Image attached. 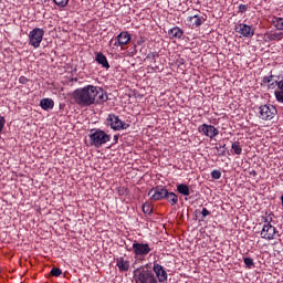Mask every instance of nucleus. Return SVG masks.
<instances>
[{
	"label": "nucleus",
	"instance_id": "1",
	"mask_svg": "<svg viewBox=\"0 0 283 283\" xmlns=\"http://www.w3.org/2000/svg\"><path fill=\"white\" fill-rule=\"evenodd\" d=\"M74 101L77 105H94L96 103V96H98V87L94 85H87L83 88H77L74 91Z\"/></svg>",
	"mask_w": 283,
	"mask_h": 283
},
{
	"label": "nucleus",
	"instance_id": "2",
	"mask_svg": "<svg viewBox=\"0 0 283 283\" xmlns=\"http://www.w3.org/2000/svg\"><path fill=\"white\" fill-rule=\"evenodd\" d=\"M263 83L268 85V90H277L274 92V96L279 103H283V75H270L263 77Z\"/></svg>",
	"mask_w": 283,
	"mask_h": 283
},
{
	"label": "nucleus",
	"instance_id": "3",
	"mask_svg": "<svg viewBox=\"0 0 283 283\" xmlns=\"http://www.w3.org/2000/svg\"><path fill=\"white\" fill-rule=\"evenodd\" d=\"M135 283H158V279L147 265H143L134 271Z\"/></svg>",
	"mask_w": 283,
	"mask_h": 283
},
{
	"label": "nucleus",
	"instance_id": "4",
	"mask_svg": "<svg viewBox=\"0 0 283 283\" xmlns=\"http://www.w3.org/2000/svg\"><path fill=\"white\" fill-rule=\"evenodd\" d=\"M271 222H273V217L272 214H269L264 219V224L260 233L263 240H277V238H280V232L277 231V228H275V226H272Z\"/></svg>",
	"mask_w": 283,
	"mask_h": 283
},
{
	"label": "nucleus",
	"instance_id": "5",
	"mask_svg": "<svg viewBox=\"0 0 283 283\" xmlns=\"http://www.w3.org/2000/svg\"><path fill=\"white\" fill-rule=\"evenodd\" d=\"M111 136L107 135L104 130L96 129L90 135V143L92 147H103L106 143H109Z\"/></svg>",
	"mask_w": 283,
	"mask_h": 283
},
{
	"label": "nucleus",
	"instance_id": "6",
	"mask_svg": "<svg viewBox=\"0 0 283 283\" xmlns=\"http://www.w3.org/2000/svg\"><path fill=\"white\" fill-rule=\"evenodd\" d=\"M133 253L135 255V260H145V258L151 253V247H149L148 243L135 241L133 243Z\"/></svg>",
	"mask_w": 283,
	"mask_h": 283
},
{
	"label": "nucleus",
	"instance_id": "7",
	"mask_svg": "<svg viewBox=\"0 0 283 283\" xmlns=\"http://www.w3.org/2000/svg\"><path fill=\"white\" fill-rule=\"evenodd\" d=\"M43 36H45V31L41 28H35L29 33V45L32 48H41V42L43 41Z\"/></svg>",
	"mask_w": 283,
	"mask_h": 283
},
{
	"label": "nucleus",
	"instance_id": "8",
	"mask_svg": "<svg viewBox=\"0 0 283 283\" xmlns=\"http://www.w3.org/2000/svg\"><path fill=\"white\" fill-rule=\"evenodd\" d=\"M277 115V108L273 105H261L259 107V118L261 120H273Z\"/></svg>",
	"mask_w": 283,
	"mask_h": 283
},
{
	"label": "nucleus",
	"instance_id": "9",
	"mask_svg": "<svg viewBox=\"0 0 283 283\" xmlns=\"http://www.w3.org/2000/svg\"><path fill=\"white\" fill-rule=\"evenodd\" d=\"M107 125H109L111 128L114 129V132H122L123 129H129V124L120 120L118 116L114 114H109L106 118Z\"/></svg>",
	"mask_w": 283,
	"mask_h": 283
},
{
	"label": "nucleus",
	"instance_id": "10",
	"mask_svg": "<svg viewBox=\"0 0 283 283\" xmlns=\"http://www.w3.org/2000/svg\"><path fill=\"white\" fill-rule=\"evenodd\" d=\"M132 41V35L129 32L123 31L117 36L113 38L109 43L114 45V48H123V45H128Z\"/></svg>",
	"mask_w": 283,
	"mask_h": 283
},
{
	"label": "nucleus",
	"instance_id": "11",
	"mask_svg": "<svg viewBox=\"0 0 283 283\" xmlns=\"http://www.w3.org/2000/svg\"><path fill=\"white\" fill-rule=\"evenodd\" d=\"M167 188L163 186H156L155 188H151L148 192V196H150V200L158 201V200H165V197L167 196Z\"/></svg>",
	"mask_w": 283,
	"mask_h": 283
},
{
	"label": "nucleus",
	"instance_id": "12",
	"mask_svg": "<svg viewBox=\"0 0 283 283\" xmlns=\"http://www.w3.org/2000/svg\"><path fill=\"white\" fill-rule=\"evenodd\" d=\"M198 132L207 136L208 138H216L220 134V130L213 125L202 124L198 127Z\"/></svg>",
	"mask_w": 283,
	"mask_h": 283
},
{
	"label": "nucleus",
	"instance_id": "13",
	"mask_svg": "<svg viewBox=\"0 0 283 283\" xmlns=\"http://www.w3.org/2000/svg\"><path fill=\"white\" fill-rule=\"evenodd\" d=\"M235 32H238V34H241V36H244L245 39H251L255 34V30H253V27L244 23H239L235 27Z\"/></svg>",
	"mask_w": 283,
	"mask_h": 283
},
{
	"label": "nucleus",
	"instance_id": "14",
	"mask_svg": "<svg viewBox=\"0 0 283 283\" xmlns=\"http://www.w3.org/2000/svg\"><path fill=\"white\" fill-rule=\"evenodd\" d=\"M153 271L155 273V277H157V282H160V283H165L167 282V271L165 270V268L163 265H160L159 263L155 262L154 263V266H153Z\"/></svg>",
	"mask_w": 283,
	"mask_h": 283
},
{
	"label": "nucleus",
	"instance_id": "15",
	"mask_svg": "<svg viewBox=\"0 0 283 283\" xmlns=\"http://www.w3.org/2000/svg\"><path fill=\"white\" fill-rule=\"evenodd\" d=\"M187 22L189 24L190 28H200V25H202V23H205V20L202 17L198 15V14H193L187 18Z\"/></svg>",
	"mask_w": 283,
	"mask_h": 283
},
{
	"label": "nucleus",
	"instance_id": "16",
	"mask_svg": "<svg viewBox=\"0 0 283 283\" xmlns=\"http://www.w3.org/2000/svg\"><path fill=\"white\" fill-rule=\"evenodd\" d=\"M268 21L275 30L283 32V18L269 15Z\"/></svg>",
	"mask_w": 283,
	"mask_h": 283
},
{
	"label": "nucleus",
	"instance_id": "17",
	"mask_svg": "<svg viewBox=\"0 0 283 283\" xmlns=\"http://www.w3.org/2000/svg\"><path fill=\"white\" fill-rule=\"evenodd\" d=\"M95 61L98 63V65H102L104 70H109V62L107 61V56H105V54L102 52L95 53Z\"/></svg>",
	"mask_w": 283,
	"mask_h": 283
},
{
	"label": "nucleus",
	"instance_id": "18",
	"mask_svg": "<svg viewBox=\"0 0 283 283\" xmlns=\"http://www.w3.org/2000/svg\"><path fill=\"white\" fill-rule=\"evenodd\" d=\"M265 39L270 42L282 41L283 31H270V32L265 33Z\"/></svg>",
	"mask_w": 283,
	"mask_h": 283
},
{
	"label": "nucleus",
	"instance_id": "19",
	"mask_svg": "<svg viewBox=\"0 0 283 283\" xmlns=\"http://www.w3.org/2000/svg\"><path fill=\"white\" fill-rule=\"evenodd\" d=\"M116 266L119 269L120 273H125L129 271V261L125 260V258L123 256L117 258Z\"/></svg>",
	"mask_w": 283,
	"mask_h": 283
},
{
	"label": "nucleus",
	"instance_id": "20",
	"mask_svg": "<svg viewBox=\"0 0 283 283\" xmlns=\"http://www.w3.org/2000/svg\"><path fill=\"white\" fill-rule=\"evenodd\" d=\"M182 34H185V31L179 27H175L168 31L169 39H182Z\"/></svg>",
	"mask_w": 283,
	"mask_h": 283
},
{
	"label": "nucleus",
	"instance_id": "21",
	"mask_svg": "<svg viewBox=\"0 0 283 283\" xmlns=\"http://www.w3.org/2000/svg\"><path fill=\"white\" fill-rule=\"evenodd\" d=\"M164 200H167V202H169L171 207H175V205H178V195H176V192H169V190H167Z\"/></svg>",
	"mask_w": 283,
	"mask_h": 283
},
{
	"label": "nucleus",
	"instance_id": "22",
	"mask_svg": "<svg viewBox=\"0 0 283 283\" xmlns=\"http://www.w3.org/2000/svg\"><path fill=\"white\" fill-rule=\"evenodd\" d=\"M40 107L48 112V109H54V101L52 98H43L40 102Z\"/></svg>",
	"mask_w": 283,
	"mask_h": 283
},
{
	"label": "nucleus",
	"instance_id": "23",
	"mask_svg": "<svg viewBox=\"0 0 283 283\" xmlns=\"http://www.w3.org/2000/svg\"><path fill=\"white\" fill-rule=\"evenodd\" d=\"M177 191L181 196H191V191L189 190V186H187L186 184L177 185Z\"/></svg>",
	"mask_w": 283,
	"mask_h": 283
},
{
	"label": "nucleus",
	"instance_id": "24",
	"mask_svg": "<svg viewBox=\"0 0 283 283\" xmlns=\"http://www.w3.org/2000/svg\"><path fill=\"white\" fill-rule=\"evenodd\" d=\"M97 99H96V103L98 104H103L105 102H107V93H105V91H103V88H98L97 87Z\"/></svg>",
	"mask_w": 283,
	"mask_h": 283
},
{
	"label": "nucleus",
	"instance_id": "25",
	"mask_svg": "<svg viewBox=\"0 0 283 283\" xmlns=\"http://www.w3.org/2000/svg\"><path fill=\"white\" fill-rule=\"evenodd\" d=\"M231 149L233 154H237V156H240V154H242V146L240 145V142L232 143Z\"/></svg>",
	"mask_w": 283,
	"mask_h": 283
},
{
	"label": "nucleus",
	"instance_id": "26",
	"mask_svg": "<svg viewBox=\"0 0 283 283\" xmlns=\"http://www.w3.org/2000/svg\"><path fill=\"white\" fill-rule=\"evenodd\" d=\"M53 2L55 3V6H57L59 8H66L67 3H70V0H53Z\"/></svg>",
	"mask_w": 283,
	"mask_h": 283
},
{
	"label": "nucleus",
	"instance_id": "27",
	"mask_svg": "<svg viewBox=\"0 0 283 283\" xmlns=\"http://www.w3.org/2000/svg\"><path fill=\"white\" fill-rule=\"evenodd\" d=\"M51 275H53V277H61V275H63V271L60 268H53L51 270Z\"/></svg>",
	"mask_w": 283,
	"mask_h": 283
},
{
	"label": "nucleus",
	"instance_id": "28",
	"mask_svg": "<svg viewBox=\"0 0 283 283\" xmlns=\"http://www.w3.org/2000/svg\"><path fill=\"white\" fill-rule=\"evenodd\" d=\"M143 211H144V213H147L149 216L151 213V211H154V209L151 208V205L144 203L143 205Z\"/></svg>",
	"mask_w": 283,
	"mask_h": 283
},
{
	"label": "nucleus",
	"instance_id": "29",
	"mask_svg": "<svg viewBox=\"0 0 283 283\" xmlns=\"http://www.w3.org/2000/svg\"><path fill=\"white\" fill-rule=\"evenodd\" d=\"M211 177L214 179V180H220V178H222V172H220V170H213L211 172Z\"/></svg>",
	"mask_w": 283,
	"mask_h": 283
},
{
	"label": "nucleus",
	"instance_id": "30",
	"mask_svg": "<svg viewBox=\"0 0 283 283\" xmlns=\"http://www.w3.org/2000/svg\"><path fill=\"white\" fill-rule=\"evenodd\" d=\"M243 262H244L245 266H248V269H252V266L254 264L253 259H251V258H244Z\"/></svg>",
	"mask_w": 283,
	"mask_h": 283
},
{
	"label": "nucleus",
	"instance_id": "31",
	"mask_svg": "<svg viewBox=\"0 0 283 283\" xmlns=\"http://www.w3.org/2000/svg\"><path fill=\"white\" fill-rule=\"evenodd\" d=\"M247 10H249V6H247V4H240L239 6V12L241 14H244V12H247Z\"/></svg>",
	"mask_w": 283,
	"mask_h": 283
},
{
	"label": "nucleus",
	"instance_id": "32",
	"mask_svg": "<svg viewBox=\"0 0 283 283\" xmlns=\"http://www.w3.org/2000/svg\"><path fill=\"white\" fill-rule=\"evenodd\" d=\"M29 81L30 80H28V77H25L23 75L19 77V83H21V85H28Z\"/></svg>",
	"mask_w": 283,
	"mask_h": 283
},
{
	"label": "nucleus",
	"instance_id": "33",
	"mask_svg": "<svg viewBox=\"0 0 283 283\" xmlns=\"http://www.w3.org/2000/svg\"><path fill=\"white\" fill-rule=\"evenodd\" d=\"M3 127H6V117L0 116V133L3 132Z\"/></svg>",
	"mask_w": 283,
	"mask_h": 283
},
{
	"label": "nucleus",
	"instance_id": "34",
	"mask_svg": "<svg viewBox=\"0 0 283 283\" xmlns=\"http://www.w3.org/2000/svg\"><path fill=\"white\" fill-rule=\"evenodd\" d=\"M201 216L203 218H207V216H211V211H209L207 208H202Z\"/></svg>",
	"mask_w": 283,
	"mask_h": 283
},
{
	"label": "nucleus",
	"instance_id": "35",
	"mask_svg": "<svg viewBox=\"0 0 283 283\" xmlns=\"http://www.w3.org/2000/svg\"><path fill=\"white\" fill-rule=\"evenodd\" d=\"M115 143H118V135H114Z\"/></svg>",
	"mask_w": 283,
	"mask_h": 283
}]
</instances>
